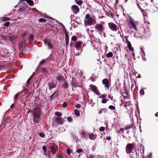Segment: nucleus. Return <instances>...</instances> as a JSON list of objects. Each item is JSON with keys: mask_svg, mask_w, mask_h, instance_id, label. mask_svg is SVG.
<instances>
[{"mask_svg": "<svg viewBox=\"0 0 158 158\" xmlns=\"http://www.w3.org/2000/svg\"><path fill=\"white\" fill-rule=\"evenodd\" d=\"M40 114V110L38 108H35L32 113V114L34 116L33 121L35 123H39Z\"/></svg>", "mask_w": 158, "mask_h": 158, "instance_id": "f257e3e1", "label": "nucleus"}, {"mask_svg": "<svg viewBox=\"0 0 158 158\" xmlns=\"http://www.w3.org/2000/svg\"><path fill=\"white\" fill-rule=\"evenodd\" d=\"M96 21L95 19L90 17L89 14L86 15L85 17V22L86 25L90 26L96 23Z\"/></svg>", "mask_w": 158, "mask_h": 158, "instance_id": "f03ea898", "label": "nucleus"}, {"mask_svg": "<svg viewBox=\"0 0 158 158\" xmlns=\"http://www.w3.org/2000/svg\"><path fill=\"white\" fill-rule=\"evenodd\" d=\"M128 17L129 19V22L130 28V29L133 28L135 30H137V28L136 26L138 24V22L134 21V19L130 16H129Z\"/></svg>", "mask_w": 158, "mask_h": 158, "instance_id": "7ed1b4c3", "label": "nucleus"}, {"mask_svg": "<svg viewBox=\"0 0 158 158\" xmlns=\"http://www.w3.org/2000/svg\"><path fill=\"white\" fill-rule=\"evenodd\" d=\"M134 145L133 143H128V144L126 147V152L127 153L129 154L131 152H132V151L133 150L134 147Z\"/></svg>", "mask_w": 158, "mask_h": 158, "instance_id": "20e7f679", "label": "nucleus"}, {"mask_svg": "<svg viewBox=\"0 0 158 158\" xmlns=\"http://www.w3.org/2000/svg\"><path fill=\"white\" fill-rule=\"evenodd\" d=\"M108 26L110 29L113 31H116L118 29V27L113 23H109Z\"/></svg>", "mask_w": 158, "mask_h": 158, "instance_id": "39448f33", "label": "nucleus"}, {"mask_svg": "<svg viewBox=\"0 0 158 158\" xmlns=\"http://www.w3.org/2000/svg\"><path fill=\"white\" fill-rule=\"evenodd\" d=\"M95 28L99 32V34L101 35V33L103 32V30L102 25L100 24H97L96 25Z\"/></svg>", "mask_w": 158, "mask_h": 158, "instance_id": "423d86ee", "label": "nucleus"}, {"mask_svg": "<svg viewBox=\"0 0 158 158\" xmlns=\"http://www.w3.org/2000/svg\"><path fill=\"white\" fill-rule=\"evenodd\" d=\"M102 83L104 85V87L107 89H109L110 85L108 80L107 79H105L102 80Z\"/></svg>", "mask_w": 158, "mask_h": 158, "instance_id": "0eeeda50", "label": "nucleus"}, {"mask_svg": "<svg viewBox=\"0 0 158 158\" xmlns=\"http://www.w3.org/2000/svg\"><path fill=\"white\" fill-rule=\"evenodd\" d=\"M127 37H125L126 40V43L127 44V46L129 48V50L131 52H133L134 51V48L131 46V45L130 42L127 40Z\"/></svg>", "mask_w": 158, "mask_h": 158, "instance_id": "6e6552de", "label": "nucleus"}, {"mask_svg": "<svg viewBox=\"0 0 158 158\" xmlns=\"http://www.w3.org/2000/svg\"><path fill=\"white\" fill-rule=\"evenodd\" d=\"M72 7L73 11L74 14H77L79 12V9L77 6L73 5Z\"/></svg>", "mask_w": 158, "mask_h": 158, "instance_id": "1a4fd4ad", "label": "nucleus"}, {"mask_svg": "<svg viewBox=\"0 0 158 158\" xmlns=\"http://www.w3.org/2000/svg\"><path fill=\"white\" fill-rule=\"evenodd\" d=\"M131 103L130 102H126L124 103V106L126 109L128 110L131 109Z\"/></svg>", "mask_w": 158, "mask_h": 158, "instance_id": "9d476101", "label": "nucleus"}, {"mask_svg": "<svg viewBox=\"0 0 158 158\" xmlns=\"http://www.w3.org/2000/svg\"><path fill=\"white\" fill-rule=\"evenodd\" d=\"M82 44V42H78L75 45V48L77 50H79L81 48V45Z\"/></svg>", "mask_w": 158, "mask_h": 158, "instance_id": "9b49d317", "label": "nucleus"}, {"mask_svg": "<svg viewBox=\"0 0 158 158\" xmlns=\"http://www.w3.org/2000/svg\"><path fill=\"white\" fill-rule=\"evenodd\" d=\"M49 88V89H51L56 87V85L54 84L52 82H50L48 83Z\"/></svg>", "mask_w": 158, "mask_h": 158, "instance_id": "f8f14e48", "label": "nucleus"}, {"mask_svg": "<svg viewBox=\"0 0 158 158\" xmlns=\"http://www.w3.org/2000/svg\"><path fill=\"white\" fill-rule=\"evenodd\" d=\"M56 122L58 124H62L63 123L62 120L61 118L56 117L55 119Z\"/></svg>", "mask_w": 158, "mask_h": 158, "instance_id": "ddd939ff", "label": "nucleus"}, {"mask_svg": "<svg viewBox=\"0 0 158 158\" xmlns=\"http://www.w3.org/2000/svg\"><path fill=\"white\" fill-rule=\"evenodd\" d=\"M141 12L143 13V15L144 17V21H145L147 19V14L146 12V10H141Z\"/></svg>", "mask_w": 158, "mask_h": 158, "instance_id": "4468645a", "label": "nucleus"}, {"mask_svg": "<svg viewBox=\"0 0 158 158\" xmlns=\"http://www.w3.org/2000/svg\"><path fill=\"white\" fill-rule=\"evenodd\" d=\"M50 150H51L52 153L53 154H54L56 151V146H52L51 147Z\"/></svg>", "mask_w": 158, "mask_h": 158, "instance_id": "2eb2a0df", "label": "nucleus"}, {"mask_svg": "<svg viewBox=\"0 0 158 158\" xmlns=\"http://www.w3.org/2000/svg\"><path fill=\"white\" fill-rule=\"evenodd\" d=\"M89 137L90 139L94 140L95 138V136L94 134L92 133L89 135Z\"/></svg>", "mask_w": 158, "mask_h": 158, "instance_id": "dca6fc26", "label": "nucleus"}, {"mask_svg": "<svg viewBox=\"0 0 158 158\" xmlns=\"http://www.w3.org/2000/svg\"><path fill=\"white\" fill-rule=\"evenodd\" d=\"M41 71L44 73H46L48 72L47 69L45 68L42 67L41 68Z\"/></svg>", "mask_w": 158, "mask_h": 158, "instance_id": "f3484780", "label": "nucleus"}, {"mask_svg": "<svg viewBox=\"0 0 158 158\" xmlns=\"http://www.w3.org/2000/svg\"><path fill=\"white\" fill-rule=\"evenodd\" d=\"M158 9L157 7L153 6L152 7L151 11L152 12H154L155 11L157 10Z\"/></svg>", "mask_w": 158, "mask_h": 158, "instance_id": "a211bd4d", "label": "nucleus"}, {"mask_svg": "<svg viewBox=\"0 0 158 158\" xmlns=\"http://www.w3.org/2000/svg\"><path fill=\"white\" fill-rule=\"evenodd\" d=\"M89 87L91 89L92 91H94L96 89H97L96 87L94 85H89Z\"/></svg>", "mask_w": 158, "mask_h": 158, "instance_id": "6ab92c4d", "label": "nucleus"}, {"mask_svg": "<svg viewBox=\"0 0 158 158\" xmlns=\"http://www.w3.org/2000/svg\"><path fill=\"white\" fill-rule=\"evenodd\" d=\"M27 2L28 3V4L31 6H32L34 5V2L31 0H27Z\"/></svg>", "mask_w": 158, "mask_h": 158, "instance_id": "aec40b11", "label": "nucleus"}, {"mask_svg": "<svg viewBox=\"0 0 158 158\" xmlns=\"http://www.w3.org/2000/svg\"><path fill=\"white\" fill-rule=\"evenodd\" d=\"M15 38L16 37L14 36H10L9 37V40L12 42H13Z\"/></svg>", "mask_w": 158, "mask_h": 158, "instance_id": "412c9836", "label": "nucleus"}, {"mask_svg": "<svg viewBox=\"0 0 158 158\" xmlns=\"http://www.w3.org/2000/svg\"><path fill=\"white\" fill-rule=\"evenodd\" d=\"M44 44L45 45H47V46L48 45V44H49L50 43V41L47 39H45L44 41Z\"/></svg>", "mask_w": 158, "mask_h": 158, "instance_id": "4be33fe9", "label": "nucleus"}, {"mask_svg": "<svg viewBox=\"0 0 158 158\" xmlns=\"http://www.w3.org/2000/svg\"><path fill=\"white\" fill-rule=\"evenodd\" d=\"M29 42L30 43H31L33 42L34 40V37L33 35H30L29 37Z\"/></svg>", "mask_w": 158, "mask_h": 158, "instance_id": "5701e85b", "label": "nucleus"}, {"mask_svg": "<svg viewBox=\"0 0 158 158\" xmlns=\"http://www.w3.org/2000/svg\"><path fill=\"white\" fill-rule=\"evenodd\" d=\"M2 21H7L10 20V19L7 17H3L2 18Z\"/></svg>", "mask_w": 158, "mask_h": 158, "instance_id": "b1692460", "label": "nucleus"}, {"mask_svg": "<svg viewBox=\"0 0 158 158\" xmlns=\"http://www.w3.org/2000/svg\"><path fill=\"white\" fill-rule=\"evenodd\" d=\"M28 92V90L26 88H24V89L22 90L21 92H20V93H22L23 92H24L25 93V94H27Z\"/></svg>", "mask_w": 158, "mask_h": 158, "instance_id": "393cba45", "label": "nucleus"}, {"mask_svg": "<svg viewBox=\"0 0 158 158\" xmlns=\"http://www.w3.org/2000/svg\"><path fill=\"white\" fill-rule=\"evenodd\" d=\"M113 54L111 52H110L106 54V56L108 58H110L112 57Z\"/></svg>", "mask_w": 158, "mask_h": 158, "instance_id": "a878e982", "label": "nucleus"}, {"mask_svg": "<svg viewBox=\"0 0 158 158\" xmlns=\"http://www.w3.org/2000/svg\"><path fill=\"white\" fill-rule=\"evenodd\" d=\"M74 114L75 115L77 116H78L80 114V113L77 110H74Z\"/></svg>", "mask_w": 158, "mask_h": 158, "instance_id": "bb28decb", "label": "nucleus"}, {"mask_svg": "<svg viewBox=\"0 0 158 158\" xmlns=\"http://www.w3.org/2000/svg\"><path fill=\"white\" fill-rule=\"evenodd\" d=\"M76 152L78 153H81V154H82L83 152L82 150L81 149H77L76 150Z\"/></svg>", "mask_w": 158, "mask_h": 158, "instance_id": "cd10ccee", "label": "nucleus"}, {"mask_svg": "<svg viewBox=\"0 0 158 158\" xmlns=\"http://www.w3.org/2000/svg\"><path fill=\"white\" fill-rule=\"evenodd\" d=\"M55 115L58 117H61L62 115V114L59 112H56L55 113Z\"/></svg>", "mask_w": 158, "mask_h": 158, "instance_id": "c85d7f7f", "label": "nucleus"}, {"mask_svg": "<svg viewBox=\"0 0 158 158\" xmlns=\"http://www.w3.org/2000/svg\"><path fill=\"white\" fill-rule=\"evenodd\" d=\"M67 152L69 156L70 155L71 153V151L70 149L69 148H68L67 149Z\"/></svg>", "mask_w": 158, "mask_h": 158, "instance_id": "c756f323", "label": "nucleus"}, {"mask_svg": "<svg viewBox=\"0 0 158 158\" xmlns=\"http://www.w3.org/2000/svg\"><path fill=\"white\" fill-rule=\"evenodd\" d=\"M48 47L49 49H52L53 48V45L52 44L50 43L49 44H48Z\"/></svg>", "mask_w": 158, "mask_h": 158, "instance_id": "7c9ffc66", "label": "nucleus"}, {"mask_svg": "<svg viewBox=\"0 0 158 158\" xmlns=\"http://www.w3.org/2000/svg\"><path fill=\"white\" fill-rule=\"evenodd\" d=\"M68 84L66 82H65L63 84V86L64 88L65 89H67L68 88Z\"/></svg>", "mask_w": 158, "mask_h": 158, "instance_id": "2f4dec72", "label": "nucleus"}, {"mask_svg": "<svg viewBox=\"0 0 158 158\" xmlns=\"http://www.w3.org/2000/svg\"><path fill=\"white\" fill-rule=\"evenodd\" d=\"M71 40L73 41H76L77 40V38L76 36H73L72 37Z\"/></svg>", "mask_w": 158, "mask_h": 158, "instance_id": "473e14b6", "label": "nucleus"}, {"mask_svg": "<svg viewBox=\"0 0 158 158\" xmlns=\"http://www.w3.org/2000/svg\"><path fill=\"white\" fill-rule=\"evenodd\" d=\"M39 21L40 22H43L44 23H45L46 22V20L44 19H42V18H40L39 19Z\"/></svg>", "mask_w": 158, "mask_h": 158, "instance_id": "72a5a7b5", "label": "nucleus"}, {"mask_svg": "<svg viewBox=\"0 0 158 158\" xmlns=\"http://www.w3.org/2000/svg\"><path fill=\"white\" fill-rule=\"evenodd\" d=\"M33 75H32L30 78L28 79V80L27 81V84H29L30 83V81L32 78Z\"/></svg>", "mask_w": 158, "mask_h": 158, "instance_id": "f704fd0d", "label": "nucleus"}, {"mask_svg": "<svg viewBox=\"0 0 158 158\" xmlns=\"http://www.w3.org/2000/svg\"><path fill=\"white\" fill-rule=\"evenodd\" d=\"M44 17L47 18V19H52V20H55L54 19H53V18H52V17H50L46 15H44L43 16Z\"/></svg>", "mask_w": 158, "mask_h": 158, "instance_id": "c9c22d12", "label": "nucleus"}, {"mask_svg": "<svg viewBox=\"0 0 158 158\" xmlns=\"http://www.w3.org/2000/svg\"><path fill=\"white\" fill-rule=\"evenodd\" d=\"M76 3L79 5H81L82 4V2L81 0H79L76 2Z\"/></svg>", "mask_w": 158, "mask_h": 158, "instance_id": "e433bc0d", "label": "nucleus"}, {"mask_svg": "<svg viewBox=\"0 0 158 158\" xmlns=\"http://www.w3.org/2000/svg\"><path fill=\"white\" fill-rule=\"evenodd\" d=\"M56 79L58 80H62V76L60 75H58L56 77Z\"/></svg>", "mask_w": 158, "mask_h": 158, "instance_id": "4c0bfd02", "label": "nucleus"}, {"mask_svg": "<svg viewBox=\"0 0 158 158\" xmlns=\"http://www.w3.org/2000/svg\"><path fill=\"white\" fill-rule=\"evenodd\" d=\"M131 127H132L131 125H129L127 126H126V127L125 129L126 130H127L130 129V128H131Z\"/></svg>", "mask_w": 158, "mask_h": 158, "instance_id": "58836bf2", "label": "nucleus"}, {"mask_svg": "<svg viewBox=\"0 0 158 158\" xmlns=\"http://www.w3.org/2000/svg\"><path fill=\"white\" fill-rule=\"evenodd\" d=\"M94 92L97 95H99V91H98L97 89H96V90L94 91Z\"/></svg>", "mask_w": 158, "mask_h": 158, "instance_id": "ea45409f", "label": "nucleus"}, {"mask_svg": "<svg viewBox=\"0 0 158 158\" xmlns=\"http://www.w3.org/2000/svg\"><path fill=\"white\" fill-rule=\"evenodd\" d=\"M56 92V91H55V92L53 93L52 94V95L50 96V98L51 99H52L53 98V96L55 94Z\"/></svg>", "mask_w": 158, "mask_h": 158, "instance_id": "a19ab883", "label": "nucleus"}, {"mask_svg": "<svg viewBox=\"0 0 158 158\" xmlns=\"http://www.w3.org/2000/svg\"><path fill=\"white\" fill-rule=\"evenodd\" d=\"M39 135L41 137L43 138H44L45 137V134L43 133H40Z\"/></svg>", "mask_w": 158, "mask_h": 158, "instance_id": "79ce46f5", "label": "nucleus"}, {"mask_svg": "<svg viewBox=\"0 0 158 158\" xmlns=\"http://www.w3.org/2000/svg\"><path fill=\"white\" fill-rule=\"evenodd\" d=\"M140 93L142 95H144V91L143 89H141L140 91Z\"/></svg>", "mask_w": 158, "mask_h": 158, "instance_id": "37998d69", "label": "nucleus"}, {"mask_svg": "<svg viewBox=\"0 0 158 158\" xmlns=\"http://www.w3.org/2000/svg\"><path fill=\"white\" fill-rule=\"evenodd\" d=\"M21 94V93H20V92L16 94L15 96V97H14V99H15V100H16L17 98H18V96H19V94Z\"/></svg>", "mask_w": 158, "mask_h": 158, "instance_id": "c03bdc74", "label": "nucleus"}, {"mask_svg": "<svg viewBox=\"0 0 158 158\" xmlns=\"http://www.w3.org/2000/svg\"><path fill=\"white\" fill-rule=\"evenodd\" d=\"M109 108L112 110H114L115 109V107L112 105H110L109 106Z\"/></svg>", "mask_w": 158, "mask_h": 158, "instance_id": "a18cd8bd", "label": "nucleus"}, {"mask_svg": "<svg viewBox=\"0 0 158 158\" xmlns=\"http://www.w3.org/2000/svg\"><path fill=\"white\" fill-rule=\"evenodd\" d=\"M99 131H104L105 130V128L104 127H101L99 128Z\"/></svg>", "mask_w": 158, "mask_h": 158, "instance_id": "49530a36", "label": "nucleus"}, {"mask_svg": "<svg viewBox=\"0 0 158 158\" xmlns=\"http://www.w3.org/2000/svg\"><path fill=\"white\" fill-rule=\"evenodd\" d=\"M67 119L68 121L69 122H71L72 121V118L70 117H68L67 118Z\"/></svg>", "mask_w": 158, "mask_h": 158, "instance_id": "de8ad7c7", "label": "nucleus"}, {"mask_svg": "<svg viewBox=\"0 0 158 158\" xmlns=\"http://www.w3.org/2000/svg\"><path fill=\"white\" fill-rule=\"evenodd\" d=\"M88 102L90 104H91L92 103V102H93V100H92V99H91V98L89 99L88 100Z\"/></svg>", "mask_w": 158, "mask_h": 158, "instance_id": "09e8293b", "label": "nucleus"}, {"mask_svg": "<svg viewBox=\"0 0 158 158\" xmlns=\"http://www.w3.org/2000/svg\"><path fill=\"white\" fill-rule=\"evenodd\" d=\"M42 149L44 152H45L46 150V147L45 146H43L42 147Z\"/></svg>", "mask_w": 158, "mask_h": 158, "instance_id": "8fccbe9b", "label": "nucleus"}, {"mask_svg": "<svg viewBox=\"0 0 158 158\" xmlns=\"http://www.w3.org/2000/svg\"><path fill=\"white\" fill-rule=\"evenodd\" d=\"M106 97V95H102L99 96L100 98H105Z\"/></svg>", "mask_w": 158, "mask_h": 158, "instance_id": "3c124183", "label": "nucleus"}, {"mask_svg": "<svg viewBox=\"0 0 158 158\" xmlns=\"http://www.w3.org/2000/svg\"><path fill=\"white\" fill-rule=\"evenodd\" d=\"M106 102V100L105 99H103L102 100V103H105Z\"/></svg>", "mask_w": 158, "mask_h": 158, "instance_id": "603ef678", "label": "nucleus"}, {"mask_svg": "<svg viewBox=\"0 0 158 158\" xmlns=\"http://www.w3.org/2000/svg\"><path fill=\"white\" fill-rule=\"evenodd\" d=\"M81 105L79 104H77L76 105V107L77 108H79L81 107Z\"/></svg>", "mask_w": 158, "mask_h": 158, "instance_id": "864d4df0", "label": "nucleus"}, {"mask_svg": "<svg viewBox=\"0 0 158 158\" xmlns=\"http://www.w3.org/2000/svg\"><path fill=\"white\" fill-rule=\"evenodd\" d=\"M69 39V38H67V39L65 38L66 43V44L67 45H68Z\"/></svg>", "mask_w": 158, "mask_h": 158, "instance_id": "5fc2aeb1", "label": "nucleus"}, {"mask_svg": "<svg viewBox=\"0 0 158 158\" xmlns=\"http://www.w3.org/2000/svg\"><path fill=\"white\" fill-rule=\"evenodd\" d=\"M10 24V22H7L6 23L4 24V26H8Z\"/></svg>", "mask_w": 158, "mask_h": 158, "instance_id": "6e6d98bb", "label": "nucleus"}, {"mask_svg": "<svg viewBox=\"0 0 158 158\" xmlns=\"http://www.w3.org/2000/svg\"><path fill=\"white\" fill-rule=\"evenodd\" d=\"M63 107L64 108L66 107L67 106V104L66 102H64L63 105Z\"/></svg>", "mask_w": 158, "mask_h": 158, "instance_id": "4d7b16f0", "label": "nucleus"}, {"mask_svg": "<svg viewBox=\"0 0 158 158\" xmlns=\"http://www.w3.org/2000/svg\"><path fill=\"white\" fill-rule=\"evenodd\" d=\"M65 38L67 39V38H69V36L66 31L65 32Z\"/></svg>", "mask_w": 158, "mask_h": 158, "instance_id": "13d9d810", "label": "nucleus"}, {"mask_svg": "<svg viewBox=\"0 0 158 158\" xmlns=\"http://www.w3.org/2000/svg\"><path fill=\"white\" fill-rule=\"evenodd\" d=\"M104 110V109H102L100 110V111L99 112V114H100L102 113V111Z\"/></svg>", "mask_w": 158, "mask_h": 158, "instance_id": "bf43d9fd", "label": "nucleus"}, {"mask_svg": "<svg viewBox=\"0 0 158 158\" xmlns=\"http://www.w3.org/2000/svg\"><path fill=\"white\" fill-rule=\"evenodd\" d=\"M45 62V60H41L40 63L39 64H42L43 63H44Z\"/></svg>", "mask_w": 158, "mask_h": 158, "instance_id": "052dcab7", "label": "nucleus"}, {"mask_svg": "<svg viewBox=\"0 0 158 158\" xmlns=\"http://www.w3.org/2000/svg\"><path fill=\"white\" fill-rule=\"evenodd\" d=\"M140 50H141V52L143 53L144 56H145V53L144 51L143 50V49L141 48Z\"/></svg>", "mask_w": 158, "mask_h": 158, "instance_id": "680f3d73", "label": "nucleus"}, {"mask_svg": "<svg viewBox=\"0 0 158 158\" xmlns=\"http://www.w3.org/2000/svg\"><path fill=\"white\" fill-rule=\"evenodd\" d=\"M111 137L110 136H107L106 137V139L108 140H110L111 139Z\"/></svg>", "mask_w": 158, "mask_h": 158, "instance_id": "e2e57ef3", "label": "nucleus"}, {"mask_svg": "<svg viewBox=\"0 0 158 158\" xmlns=\"http://www.w3.org/2000/svg\"><path fill=\"white\" fill-rule=\"evenodd\" d=\"M120 131H121L122 132L124 131V128H121L120 129L119 131H118V132H120Z\"/></svg>", "mask_w": 158, "mask_h": 158, "instance_id": "0e129e2a", "label": "nucleus"}, {"mask_svg": "<svg viewBox=\"0 0 158 158\" xmlns=\"http://www.w3.org/2000/svg\"><path fill=\"white\" fill-rule=\"evenodd\" d=\"M82 50V49H81L80 52H79L78 53H76V54H75V55L76 56H78L81 53V51Z\"/></svg>", "mask_w": 158, "mask_h": 158, "instance_id": "69168bd1", "label": "nucleus"}, {"mask_svg": "<svg viewBox=\"0 0 158 158\" xmlns=\"http://www.w3.org/2000/svg\"><path fill=\"white\" fill-rule=\"evenodd\" d=\"M58 158H63V157L60 155L59 154L58 155Z\"/></svg>", "mask_w": 158, "mask_h": 158, "instance_id": "338daca9", "label": "nucleus"}, {"mask_svg": "<svg viewBox=\"0 0 158 158\" xmlns=\"http://www.w3.org/2000/svg\"><path fill=\"white\" fill-rule=\"evenodd\" d=\"M109 98L111 99V100L112 101L113 100V97L112 96H111V95H109Z\"/></svg>", "mask_w": 158, "mask_h": 158, "instance_id": "774afa93", "label": "nucleus"}]
</instances>
